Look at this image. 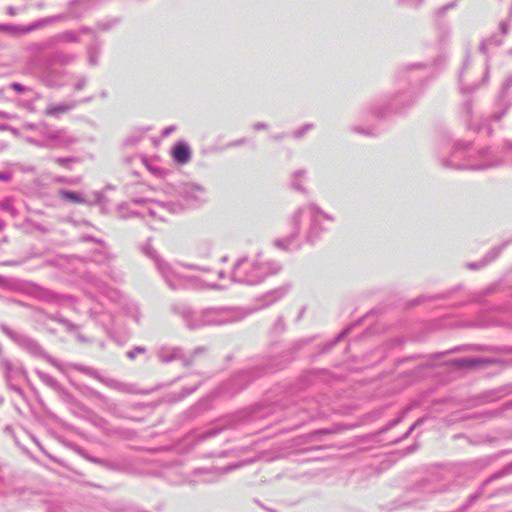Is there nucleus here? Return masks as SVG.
I'll return each mask as SVG.
<instances>
[{
  "label": "nucleus",
  "instance_id": "nucleus-1",
  "mask_svg": "<svg viewBox=\"0 0 512 512\" xmlns=\"http://www.w3.org/2000/svg\"><path fill=\"white\" fill-rule=\"evenodd\" d=\"M171 156L175 162L186 164L191 159V150L186 143L177 142L171 150Z\"/></svg>",
  "mask_w": 512,
  "mask_h": 512
},
{
  "label": "nucleus",
  "instance_id": "nucleus-2",
  "mask_svg": "<svg viewBox=\"0 0 512 512\" xmlns=\"http://www.w3.org/2000/svg\"><path fill=\"white\" fill-rule=\"evenodd\" d=\"M60 196L65 201H69L72 203L82 204L85 202L83 197H81L79 194L72 192V191H62L60 193Z\"/></svg>",
  "mask_w": 512,
  "mask_h": 512
},
{
  "label": "nucleus",
  "instance_id": "nucleus-3",
  "mask_svg": "<svg viewBox=\"0 0 512 512\" xmlns=\"http://www.w3.org/2000/svg\"><path fill=\"white\" fill-rule=\"evenodd\" d=\"M68 110L66 106H51L48 107L45 111L47 116H58L62 113H65Z\"/></svg>",
  "mask_w": 512,
  "mask_h": 512
},
{
  "label": "nucleus",
  "instance_id": "nucleus-4",
  "mask_svg": "<svg viewBox=\"0 0 512 512\" xmlns=\"http://www.w3.org/2000/svg\"><path fill=\"white\" fill-rule=\"evenodd\" d=\"M12 87H13L15 90L19 91V92H22V91H23V88H22V86H21L20 84L14 83V84L12 85Z\"/></svg>",
  "mask_w": 512,
  "mask_h": 512
}]
</instances>
